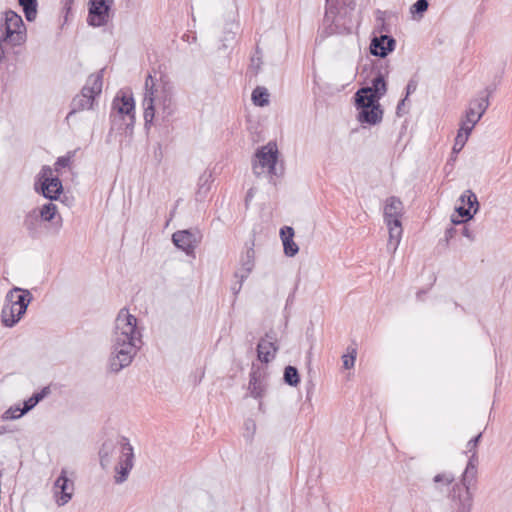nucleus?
Returning a JSON list of instances; mask_svg holds the SVG:
<instances>
[{
  "label": "nucleus",
  "instance_id": "f257e3e1",
  "mask_svg": "<svg viewBox=\"0 0 512 512\" xmlns=\"http://www.w3.org/2000/svg\"><path fill=\"white\" fill-rule=\"evenodd\" d=\"M111 343L109 369L113 373H118L132 363L143 344L142 330L138 327V319L126 308H122L118 312Z\"/></svg>",
  "mask_w": 512,
  "mask_h": 512
},
{
  "label": "nucleus",
  "instance_id": "f03ea898",
  "mask_svg": "<svg viewBox=\"0 0 512 512\" xmlns=\"http://www.w3.org/2000/svg\"><path fill=\"white\" fill-rule=\"evenodd\" d=\"M143 108L146 127L152 124L154 118L169 120L177 110L173 86L167 81L156 84L149 74L145 80Z\"/></svg>",
  "mask_w": 512,
  "mask_h": 512
},
{
  "label": "nucleus",
  "instance_id": "7ed1b4c3",
  "mask_svg": "<svg viewBox=\"0 0 512 512\" xmlns=\"http://www.w3.org/2000/svg\"><path fill=\"white\" fill-rule=\"evenodd\" d=\"M114 454H119L117 474L115 482L120 484L126 481L128 475L133 468V447L126 437H121L117 442L107 440L102 444L99 451L100 464L103 468L109 466L111 458Z\"/></svg>",
  "mask_w": 512,
  "mask_h": 512
},
{
  "label": "nucleus",
  "instance_id": "20e7f679",
  "mask_svg": "<svg viewBox=\"0 0 512 512\" xmlns=\"http://www.w3.org/2000/svg\"><path fill=\"white\" fill-rule=\"evenodd\" d=\"M33 296L27 289L14 287L5 296L1 321L5 327H14L24 316Z\"/></svg>",
  "mask_w": 512,
  "mask_h": 512
},
{
  "label": "nucleus",
  "instance_id": "39448f33",
  "mask_svg": "<svg viewBox=\"0 0 512 512\" xmlns=\"http://www.w3.org/2000/svg\"><path fill=\"white\" fill-rule=\"evenodd\" d=\"M103 86V70L96 74H91L82 88L81 92L77 94L71 102V111L68 113L66 120L76 112L92 109L94 100L102 92Z\"/></svg>",
  "mask_w": 512,
  "mask_h": 512
},
{
  "label": "nucleus",
  "instance_id": "423d86ee",
  "mask_svg": "<svg viewBox=\"0 0 512 512\" xmlns=\"http://www.w3.org/2000/svg\"><path fill=\"white\" fill-rule=\"evenodd\" d=\"M367 93H370L369 89H359L354 95L357 120L361 124L374 126L381 123L384 112L377 100L365 96Z\"/></svg>",
  "mask_w": 512,
  "mask_h": 512
},
{
  "label": "nucleus",
  "instance_id": "0eeeda50",
  "mask_svg": "<svg viewBox=\"0 0 512 512\" xmlns=\"http://www.w3.org/2000/svg\"><path fill=\"white\" fill-rule=\"evenodd\" d=\"M256 160L253 163V172L256 176H261L267 172L271 177L277 176L278 148L273 142L261 147L256 152Z\"/></svg>",
  "mask_w": 512,
  "mask_h": 512
},
{
  "label": "nucleus",
  "instance_id": "6e6552de",
  "mask_svg": "<svg viewBox=\"0 0 512 512\" xmlns=\"http://www.w3.org/2000/svg\"><path fill=\"white\" fill-rule=\"evenodd\" d=\"M111 118L122 119L126 129L132 128L135 123V103L131 94L120 91L113 100Z\"/></svg>",
  "mask_w": 512,
  "mask_h": 512
},
{
  "label": "nucleus",
  "instance_id": "1a4fd4ad",
  "mask_svg": "<svg viewBox=\"0 0 512 512\" xmlns=\"http://www.w3.org/2000/svg\"><path fill=\"white\" fill-rule=\"evenodd\" d=\"M4 34L0 37L11 46H18L26 39L25 26L19 14L9 10L5 13Z\"/></svg>",
  "mask_w": 512,
  "mask_h": 512
},
{
  "label": "nucleus",
  "instance_id": "9d476101",
  "mask_svg": "<svg viewBox=\"0 0 512 512\" xmlns=\"http://www.w3.org/2000/svg\"><path fill=\"white\" fill-rule=\"evenodd\" d=\"M38 185L42 195L50 200H56L63 191L62 182L58 176H54L53 169L50 166H43L38 174V180L35 183V189L38 191Z\"/></svg>",
  "mask_w": 512,
  "mask_h": 512
},
{
  "label": "nucleus",
  "instance_id": "9b49d317",
  "mask_svg": "<svg viewBox=\"0 0 512 512\" xmlns=\"http://www.w3.org/2000/svg\"><path fill=\"white\" fill-rule=\"evenodd\" d=\"M460 205L456 207L458 216L463 219L459 220L452 217L451 221L454 224H462L465 221L471 220L479 210V202L476 194L472 190H466L459 198Z\"/></svg>",
  "mask_w": 512,
  "mask_h": 512
},
{
  "label": "nucleus",
  "instance_id": "f8f14e48",
  "mask_svg": "<svg viewBox=\"0 0 512 512\" xmlns=\"http://www.w3.org/2000/svg\"><path fill=\"white\" fill-rule=\"evenodd\" d=\"M54 497L58 506L67 504L74 494V482L67 477V470L62 469L54 482Z\"/></svg>",
  "mask_w": 512,
  "mask_h": 512
},
{
  "label": "nucleus",
  "instance_id": "ddd939ff",
  "mask_svg": "<svg viewBox=\"0 0 512 512\" xmlns=\"http://www.w3.org/2000/svg\"><path fill=\"white\" fill-rule=\"evenodd\" d=\"M492 93L493 89L490 87L480 91L476 97L469 101L465 114L479 122L490 105L489 98Z\"/></svg>",
  "mask_w": 512,
  "mask_h": 512
},
{
  "label": "nucleus",
  "instance_id": "4468645a",
  "mask_svg": "<svg viewBox=\"0 0 512 512\" xmlns=\"http://www.w3.org/2000/svg\"><path fill=\"white\" fill-rule=\"evenodd\" d=\"M268 388V373L264 368H252L248 385L249 395L255 399L264 397Z\"/></svg>",
  "mask_w": 512,
  "mask_h": 512
},
{
  "label": "nucleus",
  "instance_id": "2eb2a0df",
  "mask_svg": "<svg viewBox=\"0 0 512 512\" xmlns=\"http://www.w3.org/2000/svg\"><path fill=\"white\" fill-rule=\"evenodd\" d=\"M110 5L106 0H91L87 22L94 27H100L107 24L109 20Z\"/></svg>",
  "mask_w": 512,
  "mask_h": 512
},
{
  "label": "nucleus",
  "instance_id": "dca6fc26",
  "mask_svg": "<svg viewBox=\"0 0 512 512\" xmlns=\"http://www.w3.org/2000/svg\"><path fill=\"white\" fill-rule=\"evenodd\" d=\"M396 41L393 37L388 35H380L374 37L370 44L371 54L379 57H386L390 52L395 49Z\"/></svg>",
  "mask_w": 512,
  "mask_h": 512
},
{
  "label": "nucleus",
  "instance_id": "f3484780",
  "mask_svg": "<svg viewBox=\"0 0 512 512\" xmlns=\"http://www.w3.org/2000/svg\"><path fill=\"white\" fill-rule=\"evenodd\" d=\"M278 347L276 339L269 333L265 338H261L257 345V355L261 362L268 363L275 358Z\"/></svg>",
  "mask_w": 512,
  "mask_h": 512
},
{
  "label": "nucleus",
  "instance_id": "a211bd4d",
  "mask_svg": "<svg viewBox=\"0 0 512 512\" xmlns=\"http://www.w3.org/2000/svg\"><path fill=\"white\" fill-rule=\"evenodd\" d=\"M172 241L176 247L189 253L193 251L197 245L196 234L190 230H179L173 233Z\"/></svg>",
  "mask_w": 512,
  "mask_h": 512
},
{
  "label": "nucleus",
  "instance_id": "6ab92c4d",
  "mask_svg": "<svg viewBox=\"0 0 512 512\" xmlns=\"http://www.w3.org/2000/svg\"><path fill=\"white\" fill-rule=\"evenodd\" d=\"M34 210L44 222H52L56 219L53 224L55 225L57 231L62 227V217L58 215V208L56 204L47 202L42 206L35 208Z\"/></svg>",
  "mask_w": 512,
  "mask_h": 512
},
{
  "label": "nucleus",
  "instance_id": "aec40b11",
  "mask_svg": "<svg viewBox=\"0 0 512 512\" xmlns=\"http://www.w3.org/2000/svg\"><path fill=\"white\" fill-rule=\"evenodd\" d=\"M403 213V204L399 198L391 196L386 200L384 207V220L386 224L400 220Z\"/></svg>",
  "mask_w": 512,
  "mask_h": 512
},
{
  "label": "nucleus",
  "instance_id": "412c9836",
  "mask_svg": "<svg viewBox=\"0 0 512 512\" xmlns=\"http://www.w3.org/2000/svg\"><path fill=\"white\" fill-rule=\"evenodd\" d=\"M477 464H478V456L470 455L466 469L462 475V485L464 487V491H471L476 484L477 480Z\"/></svg>",
  "mask_w": 512,
  "mask_h": 512
},
{
  "label": "nucleus",
  "instance_id": "4be33fe9",
  "mask_svg": "<svg viewBox=\"0 0 512 512\" xmlns=\"http://www.w3.org/2000/svg\"><path fill=\"white\" fill-rule=\"evenodd\" d=\"M255 251L249 248L241 259V267L236 271L235 277L240 279V285L249 276L254 268Z\"/></svg>",
  "mask_w": 512,
  "mask_h": 512
},
{
  "label": "nucleus",
  "instance_id": "5701e85b",
  "mask_svg": "<svg viewBox=\"0 0 512 512\" xmlns=\"http://www.w3.org/2000/svg\"><path fill=\"white\" fill-rule=\"evenodd\" d=\"M280 237H281L282 242H283V247H284L285 255L288 256V257L295 256L298 253V251H299V247L293 241V237H294V230H293V228L289 227V226H285V227L281 228V230H280Z\"/></svg>",
  "mask_w": 512,
  "mask_h": 512
},
{
  "label": "nucleus",
  "instance_id": "b1692460",
  "mask_svg": "<svg viewBox=\"0 0 512 512\" xmlns=\"http://www.w3.org/2000/svg\"><path fill=\"white\" fill-rule=\"evenodd\" d=\"M41 218L33 209L29 211L23 221V226L27 230L28 234L32 238H37L41 232Z\"/></svg>",
  "mask_w": 512,
  "mask_h": 512
},
{
  "label": "nucleus",
  "instance_id": "393cba45",
  "mask_svg": "<svg viewBox=\"0 0 512 512\" xmlns=\"http://www.w3.org/2000/svg\"><path fill=\"white\" fill-rule=\"evenodd\" d=\"M362 89H369L370 93L365 94V96L379 102L380 98L384 96L387 91L384 76L381 73H378V75L372 80V86L363 87Z\"/></svg>",
  "mask_w": 512,
  "mask_h": 512
},
{
  "label": "nucleus",
  "instance_id": "a878e982",
  "mask_svg": "<svg viewBox=\"0 0 512 512\" xmlns=\"http://www.w3.org/2000/svg\"><path fill=\"white\" fill-rule=\"evenodd\" d=\"M454 499V512H471L473 507V493L471 491H463Z\"/></svg>",
  "mask_w": 512,
  "mask_h": 512
},
{
  "label": "nucleus",
  "instance_id": "bb28decb",
  "mask_svg": "<svg viewBox=\"0 0 512 512\" xmlns=\"http://www.w3.org/2000/svg\"><path fill=\"white\" fill-rule=\"evenodd\" d=\"M270 94L268 89L263 86H257L251 95L252 102L255 106L265 107L270 103Z\"/></svg>",
  "mask_w": 512,
  "mask_h": 512
},
{
  "label": "nucleus",
  "instance_id": "cd10ccee",
  "mask_svg": "<svg viewBox=\"0 0 512 512\" xmlns=\"http://www.w3.org/2000/svg\"><path fill=\"white\" fill-rule=\"evenodd\" d=\"M19 5L23 8V12L27 21L32 22L37 16V0H18Z\"/></svg>",
  "mask_w": 512,
  "mask_h": 512
},
{
  "label": "nucleus",
  "instance_id": "c85d7f7f",
  "mask_svg": "<svg viewBox=\"0 0 512 512\" xmlns=\"http://www.w3.org/2000/svg\"><path fill=\"white\" fill-rule=\"evenodd\" d=\"M48 393V388H44L41 392L33 394L28 400L24 402V407L20 411L19 415H24L31 409H33Z\"/></svg>",
  "mask_w": 512,
  "mask_h": 512
},
{
  "label": "nucleus",
  "instance_id": "c756f323",
  "mask_svg": "<svg viewBox=\"0 0 512 512\" xmlns=\"http://www.w3.org/2000/svg\"><path fill=\"white\" fill-rule=\"evenodd\" d=\"M284 381L289 386L295 387L300 382L298 370L293 366H287L284 369Z\"/></svg>",
  "mask_w": 512,
  "mask_h": 512
},
{
  "label": "nucleus",
  "instance_id": "7c9ffc66",
  "mask_svg": "<svg viewBox=\"0 0 512 512\" xmlns=\"http://www.w3.org/2000/svg\"><path fill=\"white\" fill-rule=\"evenodd\" d=\"M477 123V119H473L464 113L463 117L461 118L458 131L470 136Z\"/></svg>",
  "mask_w": 512,
  "mask_h": 512
},
{
  "label": "nucleus",
  "instance_id": "2f4dec72",
  "mask_svg": "<svg viewBox=\"0 0 512 512\" xmlns=\"http://www.w3.org/2000/svg\"><path fill=\"white\" fill-rule=\"evenodd\" d=\"M211 173H204L199 178V188L197 191V195L199 197H205L207 192L210 190V184H211Z\"/></svg>",
  "mask_w": 512,
  "mask_h": 512
},
{
  "label": "nucleus",
  "instance_id": "473e14b6",
  "mask_svg": "<svg viewBox=\"0 0 512 512\" xmlns=\"http://www.w3.org/2000/svg\"><path fill=\"white\" fill-rule=\"evenodd\" d=\"M389 229V237L391 239H400L402 238V224L400 220H395V222H391L390 224H387Z\"/></svg>",
  "mask_w": 512,
  "mask_h": 512
},
{
  "label": "nucleus",
  "instance_id": "72a5a7b5",
  "mask_svg": "<svg viewBox=\"0 0 512 512\" xmlns=\"http://www.w3.org/2000/svg\"><path fill=\"white\" fill-rule=\"evenodd\" d=\"M357 351L355 348H348V353L342 356L344 369H351L356 360Z\"/></svg>",
  "mask_w": 512,
  "mask_h": 512
},
{
  "label": "nucleus",
  "instance_id": "f704fd0d",
  "mask_svg": "<svg viewBox=\"0 0 512 512\" xmlns=\"http://www.w3.org/2000/svg\"><path fill=\"white\" fill-rule=\"evenodd\" d=\"M433 481L437 487L449 486L454 481V476L451 473H440L434 477Z\"/></svg>",
  "mask_w": 512,
  "mask_h": 512
},
{
  "label": "nucleus",
  "instance_id": "c9c22d12",
  "mask_svg": "<svg viewBox=\"0 0 512 512\" xmlns=\"http://www.w3.org/2000/svg\"><path fill=\"white\" fill-rule=\"evenodd\" d=\"M468 138L469 135H466L465 133L458 131L452 149L453 153L458 154L465 146Z\"/></svg>",
  "mask_w": 512,
  "mask_h": 512
},
{
  "label": "nucleus",
  "instance_id": "e433bc0d",
  "mask_svg": "<svg viewBox=\"0 0 512 512\" xmlns=\"http://www.w3.org/2000/svg\"><path fill=\"white\" fill-rule=\"evenodd\" d=\"M261 65H262V57H261L259 50L257 49L256 53L251 57L249 70L253 74L256 75L260 71Z\"/></svg>",
  "mask_w": 512,
  "mask_h": 512
},
{
  "label": "nucleus",
  "instance_id": "4c0bfd02",
  "mask_svg": "<svg viewBox=\"0 0 512 512\" xmlns=\"http://www.w3.org/2000/svg\"><path fill=\"white\" fill-rule=\"evenodd\" d=\"M428 6L429 3L427 0H417L411 7V13L422 16V14L428 9Z\"/></svg>",
  "mask_w": 512,
  "mask_h": 512
},
{
  "label": "nucleus",
  "instance_id": "58836bf2",
  "mask_svg": "<svg viewBox=\"0 0 512 512\" xmlns=\"http://www.w3.org/2000/svg\"><path fill=\"white\" fill-rule=\"evenodd\" d=\"M481 437H482V433H479L476 437L472 438L467 443V451H466L467 454L470 453L471 455L477 456V446H478V443H479Z\"/></svg>",
  "mask_w": 512,
  "mask_h": 512
},
{
  "label": "nucleus",
  "instance_id": "ea45409f",
  "mask_svg": "<svg viewBox=\"0 0 512 512\" xmlns=\"http://www.w3.org/2000/svg\"><path fill=\"white\" fill-rule=\"evenodd\" d=\"M236 32L232 29H229L225 32L224 37L222 38V46L224 48H228L230 44H232L235 41Z\"/></svg>",
  "mask_w": 512,
  "mask_h": 512
},
{
  "label": "nucleus",
  "instance_id": "a19ab883",
  "mask_svg": "<svg viewBox=\"0 0 512 512\" xmlns=\"http://www.w3.org/2000/svg\"><path fill=\"white\" fill-rule=\"evenodd\" d=\"M70 163H71L70 155L59 157L54 164L55 170L59 171L62 168H66L70 165Z\"/></svg>",
  "mask_w": 512,
  "mask_h": 512
},
{
  "label": "nucleus",
  "instance_id": "79ce46f5",
  "mask_svg": "<svg viewBox=\"0 0 512 512\" xmlns=\"http://www.w3.org/2000/svg\"><path fill=\"white\" fill-rule=\"evenodd\" d=\"M22 409L20 407H11L9 408L3 415V418L5 420H12V419H18L20 418L22 415H19L20 411Z\"/></svg>",
  "mask_w": 512,
  "mask_h": 512
},
{
  "label": "nucleus",
  "instance_id": "37998d69",
  "mask_svg": "<svg viewBox=\"0 0 512 512\" xmlns=\"http://www.w3.org/2000/svg\"><path fill=\"white\" fill-rule=\"evenodd\" d=\"M400 241H401L400 239H391V238L389 237V239H388V243H387V250H388L390 253L394 254V253L396 252V250H397V248H398L399 244H400Z\"/></svg>",
  "mask_w": 512,
  "mask_h": 512
},
{
  "label": "nucleus",
  "instance_id": "c03bdc74",
  "mask_svg": "<svg viewBox=\"0 0 512 512\" xmlns=\"http://www.w3.org/2000/svg\"><path fill=\"white\" fill-rule=\"evenodd\" d=\"M416 89H417V82L415 80L411 79L406 86V98L410 94L414 93L416 91Z\"/></svg>",
  "mask_w": 512,
  "mask_h": 512
},
{
  "label": "nucleus",
  "instance_id": "a18cd8bd",
  "mask_svg": "<svg viewBox=\"0 0 512 512\" xmlns=\"http://www.w3.org/2000/svg\"><path fill=\"white\" fill-rule=\"evenodd\" d=\"M461 234L468 238L469 240L473 241L475 238V235L472 230H470L467 226H463Z\"/></svg>",
  "mask_w": 512,
  "mask_h": 512
},
{
  "label": "nucleus",
  "instance_id": "49530a36",
  "mask_svg": "<svg viewBox=\"0 0 512 512\" xmlns=\"http://www.w3.org/2000/svg\"><path fill=\"white\" fill-rule=\"evenodd\" d=\"M337 3H338V0H326V14L329 11L332 12V10L334 8H336Z\"/></svg>",
  "mask_w": 512,
  "mask_h": 512
},
{
  "label": "nucleus",
  "instance_id": "de8ad7c7",
  "mask_svg": "<svg viewBox=\"0 0 512 512\" xmlns=\"http://www.w3.org/2000/svg\"><path fill=\"white\" fill-rule=\"evenodd\" d=\"M456 233V229L454 227H450L446 229L445 231V239L448 241L449 239L453 238Z\"/></svg>",
  "mask_w": 512,
  "mask_h": 512
},
{
  "label": "nucleus",
  "instance_id": "09e8293b",
  "mask_svg": "<svg viewBox=\"0 0 512 512\" xmlns=\"http://www.w3.org/2000/svg\"><path fill=\"white\" fill-rule=\"evenodd\" d=\"M2 43H3V41L0 39V60L3 58V55H4V50H3V47H2Z\"/></svg>",
  "mask_w": 512,
  "mask_h": 512
},
{
  "label": "nucleus",
  "instance_id": "8fccbe9b",
  "mask_svg": "<svg viewBox=\"0 0 512 512\" xmlns=\"http://www.w3.org/2000/svg\"><path fill=\"white\" fill-rule=\"evenodd\" d=\"M252 197H253V192H252V189H250V190L247 192L246 200H248L249 198H252Z\"/></svg>",
  "mask_w": 512,
  "mask_h": 512
},
{
  "label": "nucleus",
  "instance_id": "3c124183",
  "mask_svg": "<svg viewBox=\"0 0 512 512\" xmlns=\"http://www.w3.org/2000/svg\"><path fill=\"white\" fill-rule=\"evenodd\" d=\"M405 100H402L401 103L397 105V108L400 109V105L404 103Z\"/></svg>",
  "mask_w": 512,
  "mask_h": 512
}]
</instances>
